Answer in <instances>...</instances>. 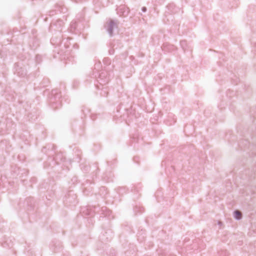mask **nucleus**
Segmentation results:
<instances>
[{"mask_svg":"<svg viewBox=\"0 0 256 256\" xmlns=\"http://www.w3.org/2000/svg\"><path fill=\"white\" fill-rule=\"evenodd\" d=\"M110 80V76H108V72L106 71H102L99 74L98 80V82L99 84H96V86L98 89L101 90L102 91L100 94L102 96H106L108 94L107 87L104 86L108 83Z\"/></svg>","mask_w":256,"mask_h":256,"instance_id":"nucleus-1","label":"nucleus"},{"mask_svg":"<svg viewBox=\"0 0 256 256\" xmlns=\"http://www.w3.org/2000/svg\"><path fill=\"white\" fill-rule=\"evenodd\" d=\"M52 98H50L51 106L53 108H57L61 106V92L56 89L52 91Z\"/></svg>","mask_w":256,"mask_h":256,"instance_id":"nucleus-2","label":"nucleus"},{"mask_svg":"<svg viewBox=\"0 0 256 256\" xmlns=\"http://www.w3.org/2000/svg\"><path fill=\"white\" fill-rule=\"evenodd\" d=\"M106 31L110 36H113V32L114 29L118 28V24L116 21L110 20L106 25L105 26Z\"/></svg>","mask_w":256,"mask_h":256,"instance_id":"nucleus-3","label":"nucleus"},{"mask_svg":"<svg viewBox=\"0 0 256 256\" xmlns=\"http://www.w3.org/2000/svg\"><path fill=\"white\" fill-rule=\"evenodd\" d=\"M64 22L62 20H58L54 23H52L50 26V30L51 31L56 30L61 32L62 30V27L64 26Z\"/></svg>","mask_w":256,"mask_h":256,"instance_id":"nucleus-4","label":"nucleus"},{"mask_svg":"<svg viewBox=\"0 0 256 256\" xmlns=\"http://www.w3.org/2000/svg\"><path fill=\"white\" fill-rule=\"evenodd\" d=\"M16 71L18 74L20 76H24L26 74V70L22 68H16Z\"/></svg>","mask_w":256,"mask_h":256,"instance_id":"nucleus-5","label":"nucleus"},{"mask_svg":"<svg viewBox=\"0 0 256 256\" xmlns=\"http://www.w3.org/2000/svg\"><path fill=\"white\" fill-rule=\"evenodd\" d=\"M128 8H126L124 6H121L120 7L118 10H123V12H122V15L123 16H126L128 14V10H127ZM118 12H119V11H118Z\"/></svg>","mask_w":256,"mask_h":256,"instance_id":"nucleus-6","label":"nucleus"},{"mask_svg":"<svg viewBox=\"0 0 256 256\" xmlns=\"http://www.w3.org/2000/svg\"><path fill=\"white\" fill-rule=\"evenodd\" d=\"M234 213V216L236 220H240L242 218V215L240 212H239L238 210H235Z\"/></svg>","mask_w":256,"mask_h":256,"instance_id":"nucleus-7","label":"nucleus"},{"mask_svg":"<svg viewBox=\"0 0 256 256\" xmlns=\"http://www.w3.org/2000/svg\"><path fill=\"white\" fill-rule=\"evenodd\" d=\"M64 9H65V8H63L62 6H59L58 7V8L54 10L55 13L56 14L58 12H59L60 13L64 12Z\"/></svg>","mask_w":256,"mask_h":256,"instance_id":"nucleus-8","label":"nucleus"},{"mask_svg":"<svg viewBox=\"0 0 256 256\" xmlns=\"http://www.w3.org/2000/svg\"><path fill=\"white\" fill-rule=\"evenodd\" d=\"M102 211L104 212H106V214H104L105 216H110V210H108L106 207H102Z\"/></svg>","mask_w":256,"mask_h":256,"instance_id":"nucleus-9","label":"nucleus"},{"mask_svg":"<svg viewBox=\"0 0 256 256\" xmlns=\"http://www.w3.org/2000/svg\"><path fill=\"white\" fill-rule=\"evenodd\" d=\"M40 60H41V56H36V61L37 62H40Z\"/></svg>","mask_w":256,"mask_h":256,"instance_id":"nucleus-10","label":"nucleus"},{"mask_svg":"<svg viewBox=\"0 0 256 256\" xmlns=\"http://www.w3.org/2000/svg\"><path fill=\"white\" fill-rule=\"evenodd\" d=\"M142 12H145L146 11V7H144V6L142 7Z\"/></svg>","mask_w":256,"mask_h":256,"instance_id":"nucleus-11","label":"nucleus"},{"mask_svg":"<svg viewBox=\"0 0 256 256\" xmlns=\"http://www.w3.org/2000/svg\"><path fill=\"white\" fill-rule=\"evenodd\" d=\"M75 24H76L75 22L72 23L70 25L71 28H74V29L75 28Z\"/></svg>","mask_w":256,"mask_h":256,"instance_id":"nucleus-12","label":"nucleus"},{"mask_svg":"<svg viewBox=\"0 0 256 256\" xmlns=\"http://www.w3.org/2000/svg\"><path fill=\"white\" fill-rule=\"evenodd\" d=\"M186 42L185 41H182L180 42V44L182 46H183L184 44H185Z\"/></svg>","mask_w":256,"mask_h":256,"instance_id":"nucleus-13","label":"nucleus"},{"mask_svg":"<svg viewBox=\"0 0 256 256\" xmlns=\"http://www.w3.org/2000/svg\"><path fill=\"white\" fill-rule=\"evenodd\" d=\"M218 225H219L220 226H221L222 225V222H220V221H218Z\"/></svg>","mask_w":256,"mask_h":256,"instance_id":"nucleus-14","label":"nucleus"},{"mask_svg":"<svg viewBox=\"0 0 256 256\" xmlns=\"http://www.w3.org/2000/svg\"><path fill=\"white\" fill-rule=\"evenodd\" d=\"M54 11H52L50 12V15H53L54 14Z\"/></svg>","mask_w":256,"mask_h":256,"instance_id":"nucleus-15","label":"nucleus"},{"mask_svg":"<svg viewBox=\"0 0 256 256\" xmlns=\"http://www.w3.org/2000/svg\"><path fill=\"white\" fill-rule=\"evenodd\" d=\"M6 244V242L4 243V244H2V246L3 247H6V246H5Z\"/></svg>","mask_w":256,"mask_h":256,"instance_id":"nucleus-16","label":"nucleus"},{"mask_svg":"<svg viewBox=\"0 0 256 256\" xmlns=\"http://www.w3.org/2000/svg\"><path fill=\"white\" fill-rule=\"evenodd\" d=\"M104 62H106V61H108V62L109 61V60L108 58H106L104 60Z\"/></svg>","mask_w":256,"mask_h":256,"instance_id":"nucleus-17","label":"nucleus"},{"mask_svg":"<svg viewBox=\"0 0 256 256\" xmlns=\"http://www.w3.org/2000/svg\"><path fill=\"white\" fill-rule=\"evenodd\" d=\"M86 214H87V215H88V214H87V213H86Z\"/></svg>","mask_w":256,"mask_h":256,"instance_id":"nucleus-18","label":"nucleus"}]
</instances>
